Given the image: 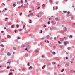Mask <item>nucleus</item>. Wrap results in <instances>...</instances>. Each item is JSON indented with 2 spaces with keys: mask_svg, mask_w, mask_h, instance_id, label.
<instances>
[{
  "mask_svg": "<svg viewBox=\"0 0 75 75\" xmlns=\"http://www.w3.org/2000/svg\"><path fill=\"white\" fill-rule=\"evenodd\" d=\"M59 39L61 41H63L64 40V39L63 38H60Z\"/></svg>",
  "mask_w": 75,
  "mask_h": 75,
  "instance_id": "nucleus-1",
  "label": "nucleus"
},
{
  "mask_svg": "<svg viewBox=\"0 0 75 75\" xmlns=\"http://www.w3.org/2000/svg\"><path fill=\"white\" fill-rule=\"evenodd\" d=\"M69 13H70V12L68 11L67 13V17H69V16H71V14H69Z\"/></svg>",
  "mask_w": 75,
  "mask_h": 75,
  "instance_id": "nucleus-2",
  "label": "nucleus"
},
{
  "mask_svg": "<svg viewBox=\"0 0 75 75\" xmlns=\"http://www.w3.org/2000/svg\"><path fill=\"white\" fill-rule=\"evenodd\" d=\"M7 38H11V36L9 35H7Z\"/></svg>",
  "mask_w": 75,
  "mask_h": 75,
  "instance_id": "nucleus-3",
  "label": "nucleus"
},
{
  "mask_svg": "<svg viewBox=\"0 0 75 75\" xmlns=\"http://www.w3.org/2000/svg\"><path fill=\"white\" fill-rule=\"evenodd\" d=\"M42 7L43 9H44V7H45V4H43L42 5Z\"/></svg>",
  "mask_w": 75,
  "mask_h": 75,
  "instance_id": "nucleus-4",
  "label": "nucleus"
},
{
  "mask_svg": "<svg viewBox=\"0 0 75 75\" xmlns=\"http://www.w3.org/2000/svg\"><path fill=\"white\" fill-rule=\"evenodd\" d=\"M55 20L56 21H59V19H58V18H55Z\"/></svg>",
  "mask_w": 75,
  "mask_h": 75,
  "instance_id": "nucleus-5",
  "label": "nucleus"
},
{
  "mask_svg": "<svg viewBox=\"0 0 75 75\" xmlns=\"http://www.w3.org/2000/svg\"><path fill=\"white\" fill-rule=\"evenodd\" d=\"M26 48H28V49H29V48H30V46L29 45H28V46H26Z\"/></svg>",
  "mask_w": 75,
  "mask_h": 75,
  "instance_id": "nucleus-6",
  "label": "nucleus"
},
{
  "mask_svg": "<svg viewBox=\"0 0 75 75\" xmlns=\"http://www.w3.org/2000/svg\"><path fill=\"white\" fill-rule=\"evenodd\" d=\"M7 54L8 55V56H10L11 55V54H10V52L7 53Z\"/></svg>",
  "mask_w": 75,
  "mask_h": 75,
  "instance_id": "nucleus-7",
  "label": "nucleus"
},
{
  "mask_svg": "<svg viewBox=\"0 0 75 75\" xmlns=\"http://www.w3.org/2000/svg\"><path fill=\"white\" fill-rule=\"evenodd\" d=\"M66 65H67V67H68V66H69V63H66Z\"/></svg>",
  "mask_w": 75,
  "mask_h": 75,
  "instance_id": "nucleus-8",
  "label": "nucleus"
},
{
  "mask_svg": "<svg viewBox=\"0 0 75 75\" xmlns=\"http://www.w3.org/2000/svg\"><path fill=\"white\" fill-rule=\"evenodd\" d=\"M50 37V35H47L46 37V38H47V39H48V38H49Z\"/></svg>",
  "mask_w": 75,
  "mask_h": 75,
  "instance_id": "nucleus-9",
  "label": "nucleus"
},
{
  "mask_svg": "<svg viewBox=\"0 0 75 75\" xmlns=\"http://www.w3.org/2000/svg\"><path fill=\"white\" fill-rule=\"evenodd\" d=\"M40 13V17H41V14H42V12H39Z\"/></svg>",
  "mask_w": 75,
  "mask_h": 75,
  "instance_id": "nucleus-10",
  "label": "nucleus"
},
{
  "mask_svg": "<svg viewBox=\"0 0 75 75\" xmlns=\"http://www.w3.org/2000/svg\"><path fill=\"white\" fill-rule=\"evenodd\" d=\"M61 33L62 34H64V31H63V30H61Z\"/></svg>",
  "mask_w": 75,
  "mask_h": 75,
  "instance_id": "nucleus-11",
  "label": "nucleus"
},
{
  "mask_svg": "<svg viewBox=\"0 0 75 75\" xmlns=\"http://www.w3.org/2000/svg\"><path fill=\"white\" fill-rule=\"evenodd\" d=\"M1 42H6V41L4 40V39H2L1 40Z\"/></svg>",
  "mask_w": 75,
  "mask_h": 75,
  "instance_id": "nucleus-12",
  "label": "nucleus"
},
{
  "mask_svg": "<svg viewBox=\"0 0 75 75\" xmlns=\"http://www.w3.org/2000/svg\"><path fill=\"white\" fill-rule=\"evenodd\" d=\"M73 71H74V69H73L70 70V73L71 74V73H72V72H73Z\"/></svg>",
  "mask_w": 75,
  "mask_h": 75,
  "instance_id": "nucleus-13",
  "label": "nucleus"
},
{
  "mask_svg": "<svg viewBox=\"0 0 75 75\" xmlns=\"http://www.w3.org/2000/svg\"><path fill=\"white\" fill-rule=\"evenodd\" d=\"M14 25H12L11 26V28H13L14 27Z\"/></svg>",
  "mask_w": 75,
  "mask_h": 75,
  "instance_id": "nucleus-14",
  "label": "nucleus"
},
{
  "mask_svg": "<svg viewBox=\"0 0 75 75\" xmlns=\"http://www.w3.org/2000/svg\"><path fill=\"white\" fill-rule=\"evenodd\" d=\"M30 44V42H28L26 43V45H29Z\"/></svg>",
  "mask_w": 75,
  "mask_h": 75,
  "instance_id": "nucleus-15",
  "label": "nucleus"
},
{
  "mask_svg": "<svg viewBox=\"0 0 75 75\" xmlns=\"http://www.w3.org/2000/svg\"><path fill=\"white\" fill-rule=\"evenodd\" d=\"M8 24L9 25H11V24H12V23H11V22H9L8 23Z\"/></svg>",
  "mask_w": 75,
  "mask_h": 75,
  "instance_id": "nucleus-16",
  "label": "nucleus"
},
{
  "mask_svg": "<svg viewBox=\"0 0 75 75\" xmlns=\"http://www.w3.org/2000/svg\"><path fill=\"white\" fill-rule=\"evenodd\" d=\"M49 2H50V3H52L53 1L52 0H49Z\"/></svg>",
  "mask_w": 75,
  "mask_h": 75,
  "instance_id": "nucleus-17",
  "label": "nucleus"
},
{
  "mask_svg": "<svg viewBox=\"0 0 75 75\" xmlns=\"http://www.w3.org/2000/svg\"><path fill=\"white\" fill-rule=\"evenodd\" d=\"M13 49L14 50H16V49H17V48H16V47H13Z\"/></svg>",
  "mask_w": 75,
  "mask_h": 75,
  "instance_id": "nucleus-18",
  "label": "nucleus"
},
{
  "mask_svg": "<svg viewBox=\"0 0 75 75\" xmlns=\"http://www.w3.org/2000/svg\"><path fill=\"white\" fill-rule=\"evenodd\" d=\"M67 49L68 50H69L71 49V47H69L67 48Z\"/></svg>",
  "mask_w": 75,
  "mask_h": 75,
  "instance_id": "nucleus-19",
  "label": "nucleus"
},
{
  "mask_svg": "<svg viewBox=\"0 0 75 75\" xmlns=\"http://www.w3.org/2000/svg\"><path fill=\"white\" fill-rule=\"evenodd\" d=\"M46 65H44L43 67H42V69H44L45 68V67Z\"/></svg>",
  "mask_w": 75,
  "mask_h": 75,
  "instance_id": "nucleus-20",
  "label": "nucleus"
},
{
  "mask_svg": "<svg viewBox=\"0 0 75 75\" xmlns=\"http://www.w3.org/2000/svg\"><path fill=\"white\" fill-rule=\"evenodd\" d=\"M0 46H1V47H4V45H3L2 44H1Z\"/></svg>",
  "mask_w": 75,
  "mask_h": 75,
  "instance_id": "nucleus-21",
  "label": "nucleus"
},
{
  "mask_svg": "<svg viewBox=\"0 0 75 75\" xmlns=\"http://www.w3.org/2000/svg\"><path fill=\"white\" fill-rule=\"evenodd\" d=\"M18 31H22V29H19Z\"/></svg>",
  "mask_w": 75,
  "mask_h": 75,
  "instance_id": "nucleus-22",
  "label": "nucleus"
},
{
  "mask_svg": "<svg viewBox=\"0 0 75 75\" xmlns=\"http://www.w3.org/2000/svg\"><path fill=\"white\" fill-rule=\"evenodd\" d=\"M64 45H67V44L66 42H64Z\"/></svg>",
  "mask_w": 75,
  "mask_h": 75,
  "instance_id": "nucleus-23",
  "label": "nucleus"
},
{
  "mask_svg": "<svg viewBox=\"0 0 75 75\" xmlns=\"http://www.w3.org/2000/svg\"><path fill=\"white\" fill-rule=\"evenodd\" d=\"M33 12H31V13H30V15H32V16H33Z\"/></svg>",
  "mask_w": 75,
  "mask_h": 75,
  "instance_id": "nucleus-24",
  "label": "nucleus"
},
{
  "mask_svg": "<svg viewBox=\"0 0 75 75\" xmlns=\"http://www.w3.org/2000/svg\"><path fill=\"white\" fill-rule=\"evenodd\" d=\"M64 28H65V30H64V32H66L67 31V28L66 27H65Z\"/></svg>",
  "mask_w": 75,
  "mask_h": 75,
  "instance_id": "nucleus-25",
  "label": "nucleus"
},
{
  "mask_svg": "<svg viewBox=\"0 0 75 75\" xmlns=\"http://www.w3.org/2000/svg\"><path fill=\"white\" fill-rule=\"evenodd\" d=\"M58 42L59 44H61V42H60L59 40L58 41Z\"/></svg>",
  "mask_w": 75,
  "mask_h": 75,
  "instance_id": "nucleus-26",
  "label": "nucleus"
},
{
  "mask_svg": "<svg viewBox=\"0 0 75 75\" xmlns=\"http://www.w3.org/2000/svg\"><path fill=\"white\" fill-rule=\"evenodd\" d=\"M52 63L53 65H55V64H56V63L55 62H53Z\"/></svg>",
  "mask_w": 75,
  "mask_h": 75,
  "instance_id": "nucleus-27",
  "label": "nucleus"
},
{
  "mask_svg": "<svg viewBox=\"0 0 75 75\" xmlns=\"http://www.w3.org/2000/svg\"><path fill=\"white\" fill-rule=\"evenodd\" d=\"M64 71H65V70L64 69H63L61 71V72H63Z\"/></svg>",
  "mask_w": 75,
  "mask_h": 75,
  "instance_id": "nucleus-28",
  "label": "nucleus"
},
{
  "mask_svg": "<svg viewBox=\"0 0 75 75\" xmlns=\"http://www.w3.org/2000/svg\"><path fill=\"white\" fill-rule=\"evenodd\" d=\"M69 37L70 38H72V37H73V36H72V35H70Z\"/></svg>",
  "mask_w": 75,
  "mask_h": 75,
  "instance_id": "nucleus-29",
  "label": "nucleus"
},
{
  "mask_svg": "<svg viewBox=\"0 0 75 75\" xmlns=\"http://www.w3.org/2000/svg\"><path fill=\"white\" fill-rule=\"evenodd\" d=\"M25 27V25H23V29H24V27Z\"/></svg>",
  "mask_w": 75,
  "mask_h": 75,
  "instance_id": "nucleus-30",
  "label": "nucleus"
},
{
  "mask_svg": "<svg viewBox=\"0 0 75 75\" xmlns=\"http://www.w3.org/2000/svg\"><path fill=\"white\" fill-rule=\"evenodd\" d=\"M23 48H24V47H26V45H23L22 46Z\"/></svg>",
  "mask_w": 75,
  "mask_h": 75,
  "instance_id": "nucleus-31",
  "label": "nucleus"
},
{
  "mask_svg": "<svg viewBox=\"0 0 75 75\" xmlns=\"http://www.w3.org/2000/svg\"><path fill=\"white\" fill-rule=\"evenodd\" d=\"M29 69H31V68L32 69L33 68V67L31 66H30V67H29Z\"/></svg>",
  "mask_w": 75,
  "mask_h": 75,
  "instance_id": "nucleus-32",
  "label": "nucleus"
},
{
  "mask_svg": "<svg viewBox=\"0 0 75 75\" xmlns=\"http://www.w3.org/2000/svg\"><path fill=\"white\" fill-rule=\"evenodd\" d=\"M35 52H36V53H38V50H36Z\"/></svg>",
  "mask_w": 75,
  "mask_h": 75,
  "instance_id": "nucleus-33",
  "label": "nucleus"
},
{
  "mask_svg": "<svg viewBox=\"0 0 75 75\" xmlns=\"http://www.w3.org/2000/svg\"><path fill=\"white\" fill-rule=\"evenodd\" d=\"M52 54H53V55H55V54L56 53H55V52H52Z\"/></svg>",
  "mask_w": 75,
  "mask_h": 75,
  "instance_id": "nucleus-34",
  "label": "nucleus"
},
{
  "mask_svg": "<svg viewBox=\"0 0 75 75\" xmlns=\"http://www.w3.org/2000/svg\"><path fill=\"white\" fill-rule=\"evenodd\" d=\"M66 43L67 44H69V42L68 41H66Z\"/></svg>",
  "mask_w": 75,
  "mask_h": 75,
  "instance_id": "nucleus-35",
  "label": "nucleus"
},
{
  "mask_svg": "<svg viewBox=\"0 0 75 75\" xmlns=\"http://www.w3.org/2000/svg\"><path fill=\"white\" fill-rule=\"evenodd\" d=\"M30 63H28V64H27V65H28V66H30Z\"/></svg>",
  "mask_w": 75,
  "mask_h": 75,
  "instance_id": "nucleus-36",
  "label": "nucleus"
},
{
  "mask_svg": "<svg viewBox=\"0 0 75 75\" xmlns=\"http://www.w3.org/2000/svg\"><path fill=\"white\" fill-rule=\"evenodd\" d=\"M10 62H7V64H10Z\"/></svg>",
  "mask_w": 75,
  "mask_h": 75,
  "instance_id": "nucleus-37",
  "label": "nucleus"
},
{
  "mask_svg": "<svg viewBox=\"0 0 75 75\" xmlns=\"http://www.w3.org/2000/svg\"><path fill=\"white\" fill-rule=\"evenodd\" d=\"M48 24H50V21H48Z\"/></svg>",
  "mask_w": 75,
  "mask_h": 75,
  "instance_id": "nucleus-38",
  "label": "nucleus"
},
{
  "mask_svg": "<svg viewBox=\"0 0 75 75\" xmlns=\"http://www.w3.org/2000/svg\"><path fill=\"white\" fill-rule=\"evenodd\" d=\"M12 74H13V73H12V72H11L9 73V75H11Z\"/></svg>",
  "mask_w": 75,
  "mask_h": 75,
  "instance_id": "nucleus-39",
  "label": "nucleus"
},
{
  "mask_svg": "<svg viewBox=\"0 0 75 75\" xmlns=\"http://www.w3.org/2000/svg\"><path fill=\"white\" fill-rule=\"evenodd\" d=\"M16 26H17V28H18V27H19V25H16Z\"/></svg>",
  "mask_w": 75,
  "mask_h": 75,
  "instance_id": "nucleus-40",
  "label": "nucleus"
},
{
  "mask_svg": "<svg viewBox=\"0 0 75 75\" xmlns=\"http://www.w3.org/2000/svg\"><path fill=\"white\" fill-rule=\"evenodd\" d=\"M66 59L67 60V59H68V57L67 56H66Z\"/></svg>",
  "mask_w": 75,
  "mask_h": 75,
  "instance_id": "nucleus-41",
  "label": "nucleus"
},
{
  "mask_svg": "<svg viewBox=\"0 0 75 75\" xmlns=\"http://www.w3.org/2000/svg\"><path fill=\"white\" fill-rule=\"evenodd\" d=\"M10 68V67L9 66H7V69H9Z\"/></svg>",
  "mask_w": 75,
  "mask_h": 75,
  "instance_id": "nucleus-42",
  "label": "nucleus"
},
{
  "mask_svg": "<svg viewBox=\"0 0 75 75\" xmlns=\"http://www.w3.org/2000/svg\"><path fill=\"white\" fill-rule=\"evenodd\" d=\"M15 33H17V31L16 30H15L14 31Z\"/></svg>",
  "mask_w": 75,
  "mask_h": 75,
  "instance_id": "nucleus-43",
  "label": "nucleus"
},
{
  "mask_svg": "<svg viewBox=\"0 0 75 75\" xmlns=\"http://www.w3.org/2000/svg\"><path fill=\"white\" fill-rule=\"evenodd\" d=\"M17 38L18 39H21V38L20 37H18V38Z\"/></svg>",
  "mask_w": 75,
  "mask_h": 75,
  "instance_id": "nucleus-44",
  "label": "nucleus"
},
{
  "mask_svg": "<svg viewBox=\"0 0 75 75\" xmlns=\"http://www.w3.org/2000/svg\"><path fill=\"white\" fill-rule=\"evenodd\" d=\"M23 0H21V3H23Z\"/></svg>",
  "mask_w": 75,
  "mask_h": 75,
  "instance_id": "nucleus-45",
  "label": "nucleus"
},
{
  "mask_svg": "<svg viewBox=\"0 0 75 75\" xmlns=\"http://www.w3.org/2000/svg\"><path fill=\"white\" fill-rule=\"evenodd\" d=\"M63 13H67V11H63Z\"/></svg>",
  "mask_w": 75,
  "mask_h": 75,
  "instance_id": "nucleus-46",
  "label": "nucleus"
},
{
  "mask_svg": "<svg viewBox=\"0 0 75 75\" xmlns=\"http://www.w3.org/2000/svg\"><path fill=\"white\" fill-rule=\"evenodd\" d=\"M41 31L40 32V33H42V30H41Z\"/></svg>",
  "mask_w": 75,
  "mask_h": 75,
  "instance_id": "nucleus-47",
  "label": "nucleus"
},
{
  "mask_svg": "<svg viewBox=\"0 0 75 75\" xmlns=\"http://www.w3.org/2000/svg\"><path fill=\"white\" fill-rule=\"evenodd\" d=\"M13 7H15L16 6V4H13Z\"/></svg>",
  "mask_w": 75,
  "mask_h": 75,
  "instance_id": "nucleus-48",
  "label": "nucleus"
},
{
  "mask_svg": "<svg viewBox=\"0 0 75 75\" xmlns=\"http://www.w3.org/2000/svg\"><path fill=\"white\" fill-rule=\"evenodd\" d=\"M29 36H32V34H29Z\"/></svg>",
  "mask_w": 75,
  "mask_h": 75,
  "instance_id": "nucleus-49",
  "label": "nucleus"
},
{
  "mask_svg": "<svg viewBox=\"0 0 75 75\" xmlns=\"http://www.w3.org/2000/svg\"><path fill=\"white\" fill-rule=\"evenodd\" d=\"M64 39H65V40H67V38L65 37H64Z\"/></svg>",
  "mask_w": 75,
  "mask_h": 75,
  "instance_id": "nucleus-50",
  "label": "nucleus"
},
{
  "mask_svg": "<svg viewBox=\"0 0 75 75\" xmlns=\"http://www.w3.org/2000/svg\"><path fill=\"white\" fill-rule=\"evenodd\" d=\"M25 50L27 51H28V50H27V48L25 49Z\"/></svg>",
  "mask_w": 75,
  "mask_h": 75,
  "instance_id": "nucleus-51",
  "label": "nucleus"
},
{
  "mask_svg": "<svg viewBox=\"0 0 75 75\" xmlns=\"http://www.w3.org/2000/svg\"><path fill=\"white\" fill-rule=\"evenodd\" d=\"M66 54L67 55H69V54L68 53H67V52H66Z\"/></svg>",
  "mask_w": 75,
  "mask_h": 75,
  "instance_id": "nucleus-52",
  "label": "nucleus"
},
{
  "mask_svg": "<svg viewBox=\"0 0 75 75\" xmlns=\"http://www.w3.org/2000/svg\"><path fill=\"white\" fill-rule=\"evenodd\" d=\"M47 27V26L46 25H44V26H43L44 28V27Z\"/></svg>",
  "mask_w": 75,
  "mask_h": 75,
  "instance_id": "nucleus-53",
  "label": "nucleus"
},
{
  "mask_svg": "<svg viewBox=\"0 0 75 75\" xmlns=\"http://www.w3.org/2000/svg\"><path fill=\"white\" fill-rule=\"evenodd\" d=\"M31 11H32L30 10L29 11V12L31 13Z\"/></svg>",
  "mask_w": 75,
  "mask_h": 75,
  "instance_id": "nucleus-54",
  "label": "nucleus"
},
{
  "mask_svg": "<svg viewBox=\"0 0 75 75\" xmlns=\"http://www.w3.org/2000/svg\"><path fill=\"white\" fill-rule=\"evenodd\" d=\"M2 4H3V5H4V6H5V4H4V3H2Z\"/></svg>",
  "mask_w": 75,
  "mask_h": 75,
  "instance_id": "nucleus-55",
  "label": "nucleus"
},
{
  "mask_svg": "<svg viewBox=\"0 0 75 75\" xmlns=\"http://www.w3.org/2000/svg\"><path fill=\"white\" fill-rule=\"evenodd\" d=\"M30 16H31V15H30V14H29V15H28V17H30Z\"/></svg>",
  "mask_w": 75,
  "mask_h": 75,
  "instance_id": "nucleus-56",
  "label": "nucleus"
},
{
  "mask_svg": "<svg viewBox=\"0 0 75 75\" xmlns=\"http://www.w3.org/2000/svg\"><path fill=\"white\" fill-rule=\"evenodd\" d=\"M5 16H8V15H7V14H5Z\"/></svg>",
  "mask_w": 75,
  "mask_h": 75,
  "instance_id": "nucleus-57",
  "label": "nucleus"
},
{
  "mask_svg": "<svg viewBox=\"0 0 75 75\" xmlns=\"http://www.w3.org/2000/svg\"><path fill=\"white\" fill-rule=\"evenodd\" d=\"M40 8V6H38V8H37V9H39Z\"/></svg>",
  "mask_w": 75,
  "mask_h": 75,
  "instance_id": "nucleus-58",
  "label": "nucleus"
},
{
  "mask_svg": "<svg viewBox=\"0 0 75 75\" xmlns=\"http://www.w3.org/2000/svg\"><path fill=\"white\" fill-rule=\"evenodd\" d=\"M22 15V13H21L20 14V16H21Z\"/></svg>",
  "mask_w": 75,
  "mask_h": 75,
  "instance_id": "nucleus-59",
  "label": "nucleus"
},
{
  "mask_svg": "<svg viewBox=\"0 0 75 75\" xmlns=\"http://www.w3.org/2000/svg\"><path fill=\"white\" fill-rule=\"evenodd\" d=\"M25 6H26V4H25L24 5V6H23L25 8Z\"/></svg>",
  "mask_w": 75,
  "mask_h": 75,
  "instance_id": "nucleus-60",
  "label": "nucleus"
},
{
  "mask_svg": "<svg viewBox=\"0 0 75 75\" xmlns=\"http://www.w3.org/2000/svg\"><path fill=\"white\" fill-rule=\"evenodd\" d=\"M44 37L42 38V40H43V39H44Z\"/></svg>",
  "mask_w": 75,
  "mask_h": 75,
  "instance_id": "nucleus-61",
  "label": "nucleus"
},
{
  "mask_svg": "<svg viewBox=\"0 0 75 75\" xmlns=\"http://www.w3.org/2000/svg\"><path fill=\"white\" fill-rule=\"evenodd\" d=\"M57 9H58V7H57L56 8V10H57Z\"/></svg>",
  "mask_w": 75,
  "mask_h": 75,
  "instance_id": "nucleus-62",
  "label": "nucleus"
},
{
  "mask_svg": "<svg viewBox=\"0 0 75 75\" xmlns=\"http://www.w3.org/2000/svg\"><path fill=\"white\" fill-rule=\"evenodd\" d=\"M47 43H49V42H50V41H49L48 40H47Z\"/></svg>",
  "mask_w": 75,
  "mask_h": 75,
  "instance_id": "nucleus-63",
  "label": "nucleus"
},
{
  "mask_svg": "<svg viewBox=\"0 0 75 75\" xmlns=\"http://www.w3.org/2000/svg\"><path fill=\"white\" fill-rule=\"evenodd\" d=\"M4 30H6V27H4Z\"/></svg>",
  "mask_w": 75,
  "mask_h": 75,
  "instance_id": "nucleus-64",
  "label": "nucleus"
}]
</instances>
